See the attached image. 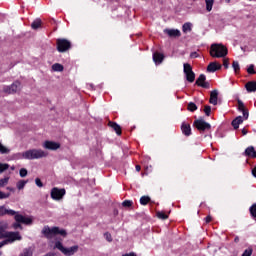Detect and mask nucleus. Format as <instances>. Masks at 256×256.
<instances>
[{
  "label": "nucleus",
  "mask_w": 256,
  "mask_h": 256,
  "mask_svg": "<svg viewBox=\"0 0 256 256\" xmlns=\"http://www.w3.org/2000/svg\"><path fill=\"white\" fill-rule=\"evenodd\" d=\"M194 125L198 129V131H207L211 129V124L205 122V120L203 119L195 120Z\"/></svg>",
  "instance_id": "obj_12"
},
{
  "label": "nucleus",
  "mask_w": 256,
  "mask_h": 256,
  "mask_svg": "<svg viewBox=\"0 0 256 256\" xmlns=\"http://www.w3.org/2000/svg\"><path fill=\"white\" fill-rule=\"evenodd\" d=\"M210 221H211V216H207L206 217V223H210Z\"/></svg>",
  "instance_id": "obj_49"
},
{
  "label": "nucleus",
  "mask_w": 256,
  "mask_h": 256,
  "mask_svg": "<svg viewBox=\"0 0 256 256\" xmlns=\"http://www.w3.org/2000/svg\"><path fill=\"white\" fill-rule=\"evenodd\" d=\"M25 185H27V180H19L16 183V187H17L18 191H23V189H25Z\"/></svg>",
  "instance_id": "obj_27"
},
{
  "label": "nucleus",
  "mask_w": 256,
  "mask_h": 256,
  "mask_svg": "<svg viewBox=\"0 0 256 256\" xmlns=\"http://www.w3.org/2000/svg\"><path fill=\"white\" fill-rule=\"evenodd\" d=\"M27 169H25V168H21L20 169V172H19V175H20V177H27Z\"/></svg>",
  "instance_id": "obj_40"
},
{
  "label": "nucleus",
  "mask_w": 256,
  "mask_h": 256,
  "mask_svg": "<svg viewBox=\"0 0 256 256\" xmlns=\"http://www.w3.org/2000/svg\"><path fill=\"white\" fill-rule=\"evenodd\" d=\"M219 97V92H217V90H213L211 93H210V103L212 105H217V99Z\"/></svg>",
  "instance_id": "obj_18"
},
{
  "label": "nucleus",
  "mask_w": 256,
  "mask_h": 256,
  "mask_svg": "<svg viewBox=\"0 0 256 256\" xmlns=\"http://www.w3.org/2000/svg\"><path fill=\"white\" fill-rule=\"evenodd\" d=\"M123 207H131V205H133V202H131L130 200H126L122 203Z\"/></svg>",
  "instance_id": "obj_43"
},
{
  "label": "nucleus",
  "mask_w": 256,
  "mask_h": 256,
  "mask_svg": "<svg viewBox=\"0 0 256 256\" xmlns=\"http://www.w3.org/2000/svg\"><path fill=\"white\" fill-rule=\"evenodd\" d=\"M188 111H197V105H195L193 102H190L188 104Z\"/></svg>",
  "instance_id": "obj_37"
},
{
  "label": "nucleus",
  "mask_w": 256,
  "mask_h": 256,
  "mask_svg": "<svg viewBox=\"0 0 256 256\" xmlns=\"http://www.w3.org/2000/svg\"><path fill=\"white\" fill-rule=\"evenodd\" d=\"M6 229H9V222L0 221V239H5L4 241L0 242L2 247L9 245V243H15V241L23 240V236H21L20 232L5 231Z\"/></svg>",
  "instance_id": "obj_1"
},
{
  "label": "nucleus",
  "mask_w": 256,
  "mask_h": 256,
  "mask_svg": "<svg viewBox=\"0 0 256 256\" xmlns=\"http://www.w3.org/2000/svg\"><path fill=\"white\" fill-rule=\"evenodd\" d=\"M42 147L47 151H58V149H61V143L53 140H45L42 142Z\"/></svg>",
  "instance_id": "obj_8"
},
{
  "label": "nucleus",
  "mask_w": 256,
  "mask_h": 256,
  "mask_svg": "<svg viewBox=\"0 0 256 256\" xmlns=\"http://www.w3.org/2000/svg\"><path fill=\"white\" fill-rule=\"evenodd\" d=\"M9 169V164L0 163V173H3V171H7Z\"/></svg>",
  "instance_id": "obj_38"
},
{
  "label": "nucleus",
  "mask_w": 256,
  "mask_h": 256,
  "mask_svg": "<svg viewBox=\"0 0 256 256\" xmlns=\"http://www.w3.org/2000/svg\"><path fill=\"white\" fill-rule=\"evenodd\" d=\"M219 69H221V64L218 62H211L207 66L208 73H215V71H219Z\"/></svg>",
  "instance_id": "obj_14"
},
{
  "label": "nucleus",
  "mask_w": 256,
  "mask_h": 256,
  "mask_svg": "<svg viewBox=\"0 0 256 256\" xmlns=\"http://www.w3.org/2000/svg\"><path fill=\"white\" fill-rule=\"evenodd\" d=\"M9 197H11V193L3 192V191L0 190V200L9 199Z\"/></svg>",
  "instance_id": "obj_31"
},
{
  "label": "nucleus",
  "mask_w": 256,
  "mask_h": 256,
  "mask_svg": "<svg viewBox=\"0 0 256 256\" xmlns=\"http://www.w3.org/2000/svg\"><path fill=\"white\" fill-rule=\"evenodd\" d=\"M182 31L185 34L191 33V31H193V23H191V22L184 23L182 26Z\"/></svg>",
  "instance_id": "obj_19"
},
{
  "label": "nucleus",
  "mask_w": 256,
  "mask_h": 256,
  "mask_svg": "<svg viewBox=\"0 0 256 256\" xmlns=\"http://www.w3.org/2000/svg\"><path fill=\"white\" fill-rule=\"evenodd\" d=\"M204 113L207 115V117H209V115H211V106H205Z\"/></svg>",
  "instance_id": "obj_39"
},
{
  "label": "nucleus",
  "mask_w": 256,
  "mask_h": 256,
  "mask_svg": "<svg viewBox=\"0 0 256 256\" xmlns=\"http://www.w3.org/2000/svg\"><path fill=\"white\" fill-rule=\"evenodd\" d=\"M19 91H21V82L19 81H15L11 85L4 87V93H8L9 95L19 93Z\"/></svg>",
  "instance_id": "obj_9"
},
{
  "label": "nucleus",
  "mask_w": 256,
  "mask_h": 256,
  "mask_svg": "<svg viewBox=\"0 0 256 256\" xmlns=\"http://www.w3.org/2000/svg\"><path fill=\"white\" fill-rule=\"evenodd\" d=\"M41 233L43 237H46V239H53L54 237H57V235H61V237H67V231L59 227L44 226L41 230Z\"/></svg>",
  "instance_id": "obj_5"
},
{
  "label": "nucleus",
  "mask_w": 256,
  "mask_h": 256,
  "mask_svg": "<svg viewBox=\"0 0 256 256\" xmlns=\"http://www.w3.org/2000/svg\"><path fill=\"white\" fill-rule=\"evenodd\" d=\"M53 249H57L64 256H73L76 255V253H79V245L65 247V245H63V242L59 240H56L54 242Z\"/></svg>",
  "instance_id": "obj_4"
},
{
  "label": "nucleus",
  "mask_w": 256,
  "mask_h": 256,
  "mask_svg": "<svg viewBox=\"0 0 256 256\" xmlns=\"http://www.w3.org/2000/svg\"><path fill=\"white\" fill-rule=\"evenodd\" d=\"M6 189H7V191H11L12 193L15 191V189L12 187H7Z\"/></svg>",
  "instance_id": "obj_48"
},
{
  "label": "nucleus",
  "mask_w": 256,
  "mask_h": 256,
  "mask_svg": "<svg viewBox=\"0 0 256 256\" xmlns=\"http://www.w3.org/2000/svg\"><path fill=\"white\" fill-rule=\"evenodd\" d=\"M190 57H191V59H197V57H199V54H197V52H192L190 54Z\"/></svg>",
  "instance_id": "obj_47"
},
{
  "label": "nucleus",
  "mask_w": 256,
  "mask_h": 256,
  "mask_svg": "<svg viewBox=\"0 0 256 256\" xmlns=\"http://www.w3.org/2000/svg\"><path fill=\"white\" fill-rule=\"evenodd\" d=\"M51 69L56 73H61L65 68L63 67V64L55 63L52 65Z\"/></svg>",
  "instance_id": "obj_22"
},
{
  "label": "nucleus",
  "mask_w": 256,
  "mask_h": 256,
  "mask_svg": "<svg viewBox=\"0 0 256 256\" xmlns=\"http://www.w3.org/2000/svg\"><path fill=\"white\" fill-rule=\"evenodd\" d=\"M110 127L114 129V131L117 133V135H121V126L115 122H110Z\"/></svg>",
  "instance_id": "obj_28"
},
{
  "label": "nucleus",
  "mask_w": 256,
  "mask_h": 256,
  "mask_svg": "<svg viewBox=\"0 0 256 256\" xmlns=\"http://www.w3.org/2000/svg\"><path fill=\"white\" fill-rule=\"evenodd\" d=\"M5 215H10V217H14L15 221L22 222L24 225H33V221L35 219L33 216H23L19 212L7 208L6 206H0V217H3Z\"/></svg>",
  "instance_id": "obj_2"
},
{
  "label": "nucleus",
  "mask_w": 256,
  "mask_h": 256,
  "mask_svg": "<svg viewBox=\"0 0 256 256\" xmlns=\"http://www.w3.org/2000/svg\"><path fill=\"white\" fill-rule=\"evenodd\" d=\"M8 183H9V177L0 179V188L5 187V185H7Z\"/></svg>",
  "instance_id": "obj_34"
},
{
  "label": "nucleus",
  "mask_w": 256,
  "mask_h": 256,
  "mask_svg": "<svg viewBox=\"0 0 256 256\" xmlns=\"http://www.w3.org/2000/svg\"><path fill=\"white\" fill-rule=\"evenodd\" d=\"M241 123H243V117L238 116L232 121V126L234 129H239V125H241Z\"/></svg>",
  "instance_id": "obj_23"
},
{
  "label": "nucleus",
  "mask_w": 256,
  "mask_h": 256,
  "mask_svg": "<svg viewBox=\"0 0 256 256\" xmlns=\"http://www.w3.org/2000/svg\"><path fill=\"white\" fill-rule=\"evenodd\" d=\"M70 47H71V42H69V40H65V39L57 40V50L59 51V53H65V51H67V49H70Z\"/></svg>",
  "instance_id": "obj_11"
},
{
  "label": "nucleus",
  "mask_w": 256,
  "mask_h": 256,
  "mask_svg": "<svg viewBox=\"0 0 256 256\" xmlns=\"http://www.w3.org/2000/svg\"><path fill=\"white\" fill-rule=\"evenodd\" d=\"M250 213L252 217H256V204L252 205V207L250 208Z\"/></svg>",
  "instance_id": "obj_41"
},
{
  "label": "nucleus",
  "mask_w": 256,
  "mask_h": 256,
  "mask_svg": "<svg viewBox=\"0 0 256 256\" xmlns=\"http://www.w3.org/2000/svg\"><path fill=\"white\" fill-rule=\"evenodd\" d=\"M181 131L183 135H185L186 137H189V135H191V124L187 122H183L181 126Z\"/></svg>",
  "instance_id": "obj_15"
},
{
  "label": "nucleus",
  "mask_w": 256,
  "mask_h": 256,
  "mask_svg": "<svg viewBox=\"0 0 256 256\" xmlns=\"http://www.w3.org/2000/svg\"><path fill=\"white\" fill-rule=\"evenodd\" d=\"M157 217L158 219H169V216L167 214H165L164 212H157Z\"/></svg>",
  "instance_id": "obj_35"
},
{
  "label": "nucleus",
  "mask_w": 256,
  "mask_h": 256,
  "mask_svg": "<svg viewBox=\"0 0 256 256\" xmlns=\"http://www.w3.org/2000/svg\"><path fill=\"white\" fill-rule=\"evenodd\" d=\"M49 154L43 150V149H29V150H26L22 153H18L17 154V157L19 159H27L29 161H33L35 159H43L45 157H47Z\"/></svg>",
  "instance_id": "obj_3"
},
{
  "label": "nucleus",
  "mask_w": 256,
  "mask_h": 256,
  "mask_svg": "<svg viewBox=\"0 0 256 256\" xmlns=\"http://www.w3.org/2000/svg\"><path fill=\"white\" fill-rule=\"evenodd\" d=\"M196 85L199 87H203L204 89H208L209 84L206 82V77L204 74H201L196 80Z\"/></svg>",
  "instance_id": "obj_13"
},
{
  "label": "nucleus",
  "mask_w": 256,
  "mask_h": 256,
  "mask_svg": "<svg viewBox=\"0 0 256 256\" xmlns=\"http://www.w3.org/2000/svg\"><path fill=\"white\" fill-rule=\"evenodd\" d=\"M206 11L211 13L213 11V5H215V0H205Z\"/></svg>",
  "instance_id": "obj_24"
},
{
  "label": "nucleus",
  "mask_w": 256,
  "mask_h": 256,
  "mask_svg": "<svg viewBox=\"0 0 256 256\" xmlns=\"http://www.w3.org/2000/svg\"><path fill=\"white\" fill-rule=\"evenodd\" d=\"M184 74L186 75V80L189 83H193L195 81V72H193V68L191 67V64L184 63Z\"/></svg>",
  "instance_id": "obj_10"
},
{
  "label": "nucleus",
  "mask_w": 256,
  "mask_h": 256,
  "mask_svg": "<svg viewBox=\"0 0 256 256\" xmlns=\"http://www.w3.org/2000/svg\"><path fill=\"white\" fill-rule=\"evenodd\" d=\"M223 66L225 67V69H229V59L223 60Z\"/></svg>",
  "instance_id": "obj_46"
},
{
  "label": "nucleus",
  "mask_w": 256,
  "mask_h": 256,
  "mask_svg": "<svg viewBox=\"0 0 256 256\" xmlns=\"http://www.w3.org/2000/svg\"><path fill=\"white\" fill-rule=\"evenodd\" d=\"M136 171H141V166L137 165L136 166Z\"/></svg>",
  "instance_id": "obj_51"
},
{
  "label": "nucleus",
  "mask_w": 256,
  "mask_h": 256,
  "mask_svg": "<svg viewBox=\"0 0 256 256\" xmlns=\"http://www.w3.org/2000/svg\"><path fill=\"white\" fill-rule=\"evenodd\" d=\"M0 153L1 155H9V153H11V149H9L7 146L3 145L2 142H0Z\"/></svg>",
  "instance_id": "obj_26"
},
{
  "label": "nucleus",
  "mask_w": 256,
  "mask_h": 256,
  "mask_svg": "<svg viewBox=\"0 0 256 256\" xmlns=\"http://www.w3.org/2000/svg\"><path fill=\"white\" fill-rule=\"evenodd\" d=\"M246 90L248 91V93H253L256 91V82L255 81H251L246 83Z\"/></svg>",
  "instance_id": "obj_20"
},
{
  "label": "nucleus",
  "mask_w": 256,
  "mask_h": 256,
  "mask_svg": "<svg viewBox=\"0 0 256 256\" xmlns=\"http://www.w3.org/2000/svg\"><path fill=\"white\" fill-rule=\"evenodd\" d=\"M164 56L160 53H154L153 54V61L156 64L163 63Z\"/></svg>",
  "instance_id": "obj_21"
},
{
  "label": "nucleus",
  "mask_w": 256,
  "mask_h": 256,
  "mask_svg": "<svg viewBox=\"0 0 256 256\" xmlns=\"http://www.w3.org/2000/svg\"><path fill=\"white\" fill-rule=\"evenodd\" d=\"M235 241H238V239L236 238Z\"/></svg>",
  "instance_id": "obj_54"
},
{
  "label": "nucleus",
  "mask_w": 256,
  "mask_h": 256,
  "mask_svg": "<svg viewBox=\"0 0 256 256\" xmlns=\"http://www.w3.org/2000/svg\"><path fill=\"white\" fill-rule=\"evenodd\" d=\"M151 201V198L149 196H142L140 198L141 205H147Z\"/></svg>",
  "instance_id": "obj_29"
},
{
  "label": "nucleus",
  "mask_w": 256,
  "mask_h": 256,
  "mask_svg": "<svg viewBox=\"0 0 256 256\" xmlns=\"http://www.w3.org/2000/svg\"><path fill=\"white\" fill-rule=\"evenodd\" d=\"M65 189L64 188H57L54 187L50 191V196L53 201H62V199L65 197Z\"/></svg>",
  "instance_id": "obj_7"
},
{
  "label": "nucleus",
  "mask_w": 256,
  "mask_h": 256,
  "mask_svg": "<svg viewBox=\"0 0 256 256\" xmlns=\"http://www.w3.org/2000/svg\"><path fill=\"white\" fill-rule=\"evenodd\" d=\"M1 247H3V244H0V249H1ZM2 255V253H1V251H0V256Z\"/></svg>",
  "instance_id": "obj_53"
},
{
  "label": "nucleus",
  "mask_w": 256,
  "mask_h": 256,
  "mask_svg": "<svg viewBox=\"0 0 256 256\" xmlns=\"http://www.w3.org/2000/svg\"><path fill=\"white\" fill-rule=\"evenodd\" d=\"M32 29H39L41 27V19H36L32 25H31Z\"/></svg>",
  "instance_id": "obj_30"
},
{
  "label": "nucleus",
  "mask_w": 256,
  "mask_h": 256,
  "mask_svg": "<svg viewBox=\"0 0 256 256\" xmlns=\"http://www.w3.org/2000/svg\"><path fill=\"white\" fill-rule=\"evenodd\" d=\"M252 175H254V177H256V167L252 170Z\"/></svg>",
  "instance_id": "obj_50"
},
{
  "label": "nucleus",
  "mask_w": 256,
  "mask_h": 256,
  "mask_svg": "<svg viewBox=\"0 0 256 256\" xmlns=\"http://www.w3.org/2000/svg\"><path fill=\"white\" fill-rule=\"evenodd\" d=\"M35 184L37 185V187H43V182H41V179L40 178H36L35 179Z\"/></svg>",
  "instance_id": "obj_44"
},
{
  "label": "nucleus",
  "mask_w": 256,
  "mask_h": 256,
  "mask_svg": "<svg viewBox=\"0 0 256 256\" xmlns=\"http://www.w3.org/2000/svg\"><path fill=\"white\" fill-rule=\"evenodd\" d=\"M247 72L250 73L251 75H253V73H255V66L253 64H251L248 67Z\"/></svg>",
  "instance_id": "obj_42"
},
{
  "label": "nucleus",
  "mask_w": 256,
  "mask_h": 256,
  "mask_svg": "<svg viewBox=\"0 0 256 256\" xmlns=\"http://www.w3.org/2000/svg\"><path fill=\"white\" fill-rule=\"evenodd\" d=\"M232 67H233L235 73H237L238 71H241V66H239V62H237V61H234L232 63Z\"/></svg>",
  "instance_id": "obj_32"
},
{
  "label": "nucleus",
  "mask_w": 256,
  "mask_h": 256,
  "mask_svg": "<svg viewBox=\"0 0 256 256\" xmlns=\"http://www.w3.org/2000/svg\"><path fill=\"white\" fill-rule=\"evenodd\" d=\"M245 154L248 156V157H254L256 158V150L253 146H250L248 147L246 150H245Z\"/></svg>",
  "instance_id": "obj_25"
},
{
  "label": "nucleus",
  "mask_w": 256,
  "mask_h": 256,
  "mask_svg": "<svg viewBox=\"0 0 256 256\" xmlns=\"http://www.w3.org/2000/svg\"><path fill=\"white\" fill-rule=\"evenodd\" d=\"M211 57L221 58L227 55V47L222 44H212L210 47Z\"/></svg>",
  "instance_id": "obj_6"
},
{
  "label": "nucleus",
  "mask_w": 256,
  "mask_h": 256,
  "mask_svg": "<svg viewBox=\"0 0 256 256\" xmlns=\"http://www.w3.org/2000/svg\"><path fill=\"white\" fill-rule=\"evenodd\" d=\"M164 33L170 37H181V31L179 29H165Z\"/></svg>",
  "instance_id": "obj_16"
},
{
  "label": "nucleus",
  "mask_w": 256,
  "mask_h": 256,
  "mask_svg": "<svg viewBox=\"0 0 256 256\" xmlns=\"http://www.w3.org/2000/svg\"><path fill=\"white\" fill-rule=\"evenodd\" d=\"M238 109L239 111H242L244 119H249V112L245 110V104L241 102V100H238Z\"/></svg>",
  "instance_id": "obj_17"
},
{
  "label": "nucleus",
  "mask_w": 256,
  "mask_h": 256,
  "mask_svg": "<svg viewBox=\"0 0 256 256\" xmlns=\"http://www.w3.org/2000/svg\"><path fill=\"white\" fill-rule=\"evenodd\" d=\"M104 238L106 239V241H108V243H111L113 241V236L109 232L104 233Z\"/></svg>",
  "instance_id": "obj_36"
},
{
  "label": "nucleus",
  "mask_w": 256,
  "mask_h": 256,
  "mask_svg": "<svg viewBox=\"0 0 256 256\" xmlns=\"http://www.w3.org/2000/svg\"><path fill=\"white\" fill-rule=\"evenodd\" d=\"M252 253H253V250L247 249V250L244 251V253L242 254V256H251Z\"/></svg>",
  "instance_id": "obj_45"
},
{
  "label": "nucleus",
  "mask_w": 256,
  "mask_h": 256,
  "mask_svg": "<svg viewBox=\"0 0 256 256\" xmlns=\"http://www.w3.org/2000/svg\"><path fill=\"white\" fill-rule=\"evenodd\" d=\"M21 223L23 225H25V223H23V222L16 221L15 223L12 224V228L13 229H23V226H21Z\"/></svg>",
  "instance_id": "obj_33"
},
{
  "label": "nucleus",
  "mask_w": 256,
  "mask_h": 256,
  "mask_svg": "<svg viewBox=\"0 0 256 256\" xmlns=\"http://www.w3.org/2000/svg\"><path fill=\"white\" fill-rule=\"evenodd\" d=\"M243 135H247V131L245 129H242Z\"/></svg>",
  "instance_id": "obj_52"
}]
</instances>
